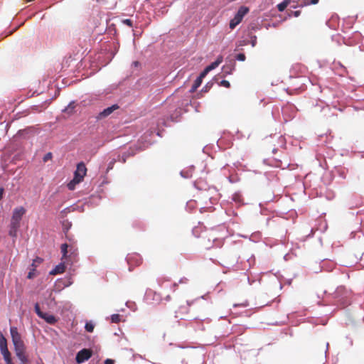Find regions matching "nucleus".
<instances>
[{"mask_svg":"<svg viewBox=\"0 0 364 364\" xmlns=\"http://www.w3.org/2000/svg\"><path fill=\"white\" fill-rule=\"evenodd\" d=\"M249 12V9L246 6H241L237 14L230 21V28L234 29L242 21L243 17Z\"/></svg>","mask_w":364,"mask_h":364,"instance_id":"1","label":"nucleus"},{"mask_svg":"<svg viewBox=\"0 0 364 364\" xmlns=\"http://www.w3.org/2000/svg\"><path fill=\"white\" fill-rule=\"evenodd\" d=\"M10 333L12 338V342L14 346V349L25 346L23 341L21 339V336L20 333L18 332V329L16 327H11Z\"/></svg>","mask_w":364,"mask_h":364,"instance_id":"2","label":"nucleus"},{"mask_svg":"<svg viewBox=\"0 0 364 364\" xmlns=\"http://www.w3.org/2000/svg\"><path fill=\"white\" fill-rule=\"evenodd\" d=\"M92 355V351L90 349L84 348L80 350L76 355V362L77 363H82L89 360Z\"/></svg>","mask_w":364,"mask_h":364,"instance_id":"3","label":"nucleus"},{"mask_svg":"<svg viewBox=\"0 0 364 364\" xmlns=\"http://www.w3.org/2000/svg\"><path fill=\"white\" fill-rule=\"evenodd\" d=\"M87 173V168L83 162H80L77 165L76 170L74 173V178L82 182Z\"/></svg>","mask_w":364,"mask_h":364,"instance_id":"4","label":"nucleus"},{"mask_svg":"<svg viewBox=\"0 0 364 364\" xmlns=\"http://www.w3.org/2000/svg\"><path fill=\"white\" fill-rule=\"evenodd\" d=\"M127 262L129 265V269L132 271V267L134 266H139L142 262V259L138 254H132L128 255L127 258Z\"/></svg>","mask_w":364,"mask_h":364,"instance_id":"5","label":"nucleus"},{"mask_svg":"<svg viewBox=\"0 0 364 364\" xmlns=\"http://www.w3.org/2000/svg\"><path fill=\"white\" fill-rule=\"evenodd\" d=\"M26 210L23 207L16 208L11 216V221L21 223L23 215L25 214Z\"/></svg>","mask_w":364,"mask_h":364,"instance_id":"6","label":"nucleus"},{"mask_svg":"<svg viewBox=\"0 0 364 364\" xmlns=\"http://www.w3.org/2000/svg\"><path fill=\"white\" fill-rule=\"evenodd\" d=\"M117 109H119V106L117 105H113L111 107H109L105 109L103 111L100 112L96 117V119L98 120L102 119L110 115L114 111L117 110Z\"/></svg>","mask_w":364,"mask_h":364,"instance_id":"7","label":"nucleus"},{"mask_svg":"<svg viewBox=\"0 0 364 364\" xmlns=\"http://www.w3.org/2000/svg\"><path fill=\"white\" fill-rule=\"evenodd\" d=\"M15 353L20 360L21 364H28V360L25 353V346L15 348Z\"/></svg>","mask_w":364,"mask_h":364,"instance_id":"8","label":"nucleus"},{"mask_svg":"<svg viewBox=\"0 0 364 364\" xmlns=\"http://www.w3.org/2000/svg\"><path fill=\"white\" fill-rule=\"evenodd\" d=\"M20 228V223L17 222L11 221L9 225V235L13 238L16 239L17 237V232L18 228Z\"/></svg>","mask_w":364,"mask_h":364,"instance_id":"9","label":"nucleus"},{"mask_svg":"<svg viewBox=\"0 0 364 364\" xmlns=\"http://www.w3.org/2000/svg\"><path fill=\"white\" fill-rule=\"evenodd\" d=\"M41 318L49 324H55L57 322V319L53 315L47 313H44Z\"/></svg>","mask_w":364,"mask_h":364,"instance_id":"10","label":"nucleus"},{"mask_svg":"<svg viewBox=\"0 0 364 364\" xmlns=\"http://www.w3.org/2000/svg\"><path fill=\"white\" fill-rule=\"evenodd\" d=\"M65 267L63 264H60L57 265L51 272L50 274H62L65 272Z\"/></svg>","mask_w":364,"mask_h":364,"instance_id":"11","label":"nucleus"},{"mask_svg":"<svg viewBox=\"0 0 364 364\" xmlns=\"http://www.w3.org/2000/svg\"><path fill=\"white\" fill-rule=\"evenodd\" d=\"M223 56H221V55L218 56L215 62L212 63L210 65H209L206 68H208V70L211 71L212 70L216 68L223 62Z\"/></svg>","mask_w":364,"mask_h":364,"instance_id":"12","label":"nucleus"},{"mask_svg":"<svg viewBox=\"0 0 364 364\" xmlns=\"http://www.w3.org/2000/svg\"><path fill=\"white\" fill-rule=\"evenodd\" d=\"M202 80L199 77L196 78L191 87V92H194L200 86Z\"/></svg>","mask_w":364,"mask_h":364,"instance_id":"13","label":"nucleus"},{"mask_svg":"<svg viewBox=\"0 0 364 364\" xmlns=\"http://www.w3.org/2000/svg\"><path fill=\"white\" fill-rule=\"evenodd\" d=\"M80 183V181L78 179L73 178V179L68 183V188L70 191H73L75 188V186Z\"/></svg>","mask_w":364,"mask_h":364,"instance_id":"14","label":"nucleus"},{"mask_svg":"<svg viewBox=\"0 0 364 364\" xmlns=\"http://www.w3.org/2000/svg\"><path fill=\"white\" fill-rule=\"evenodd\" d=\"M290 3V0H284L282 2L277 5V9L279 11H283L286 9Z\"/></svg>","mask_w":364,"mask_h":364,"instance_id":"15","label":"nucleus"},{"mask_svg":"<svg viewBox=\"0 0 364 364\" xmlns=\"http://www.w3.org/2000/svg\"><path fill=\"white\" fill-rule=\"evenodd\" d=\"M121 316L118 314H114L111 316V322L118 323L121 321Z\"/></svg>","mask_w":364,"mask_h":364,"instance_id":"16","label":"nucleus"},{"mask_svg":"<svg viewBox=\"0 0 364 364\" xmlns=\"http://www.w3.org/2000/svg\"><path fill=\"white\" fill-rule=\"evenodd\" d=\"M234 67H235L234 65L223 66V73H225V74H231L232 70H234Z\"/></svg>","mask_w":364,"mask_h":364,"instance_id":"17","label":"nucleus"},{"mask_svg":"<svg viewBox=\"0 0 364 364\" xmlns=\"http://www.w3.org/2000/svg\"><path fill=\"white\" fill-rule=\"evenodd\" d=\"M68 247V245L67 244H65V243L61 245L60 249H61V252L63 254V258H65L67 257Z\"/></svg>","mask_w":364,"mask_h":364,"instance_id":"18","label":"nucleus"},{"mask_svg":"<svg viewBox=\"0 0 364 364\" xmlns=\"http://www.w3.org/2000/svg\"><path fill=\"white\" fill-rule=\"evenodd\" d=\"M7 346V341L2 333H0V348Z\"/></svg>","mask_w":364,"mask_h":364,"instance_id":"19","label":"nucleus"},{"mask_svg":"<svg viewBox=\"0 0 364 364\" xmlns=\"http://www.w3.org/2000/svg\"><path fill=\"white\" fill-rule=\"evenodd\" d=\"M95 326L92 322H87L85 326V330L87 332H92L94 331Z\"/></svg>","mask_w":364,"mask_h":364,"instance_id":"20","label":"nucleus"},{"mask_svg":"<svg viewBox=\"0 0 364 364\" xmlns=\"http://www.w3.org/2000/svg\"><path fill=\"white\" fill-rule=\"evenodd\" d=\"M34 308H35V311H36V314H37L40 318H41V317L43 316V314H44V313H43V311H41V309H40V306H39V304H38V303H36V304H35Z\"/></svg>","mask_w":364,"mask_h":364,"instance_id":"21","label":"nucleus"},{"mask_svg":"<svg viewBox=\"0 0 364 364\" xmlns=\"http://www.w3.org/2000/svg\"><path fill=\"white\" fill-rule=\"evenodd\" d=\"M0 350L4 358L11 355L7 346L1 348Z\"/></svg>","mask_w":364,"mask_h":364,"instance_id":"22","label":"nucleus"},{"mask_svg":"<svg viewBox=\"0 0 364 364\" xmlns=\"http://www.w3.org/2000/svg\"><path fill=\"white\" fill-rule=\"evenodd\" d=\"M236 59L240 61H245L246 59L245 55L244 53H239L236 55Z\"/></svg>","mask_w":364,"mask_h":364,"instance_id":"23","label":"nucleus"},{"mask_svg":"<svg viewBox=\"0 0 364 364\" xmlns=\"http://www.w3.org/2000/svg\"><path fill=\"white\" fill-rule=\"evenodd\" d=\"M53 156H52V153L50 152H48L44 156H43V161L44 162H46L48 161V160H50L52 159Z\"/></svg>","mask_w":364,"mask_h":364,"instance_id":"24","label":"nucleus"},{"mask_svg":"<svg viewBox=\"0 0 364 364\" xmlns=\"http://www.w3.org/2000/svg\"><path fill=\"white\" fill-rule=\"evenodd\" d=\"M210 72L209 70H208L207 68H205L204 69V70L200 74V75L198 76L200 79L203 80V77H205V75Z\"/></svg>","mask_w":364,"mask_h":364,"instance_id":"25","label":"nucleus"},{"mask_svg":"<svg viewBox=\"0 0 364 364\" xmlns=\"http://www.w3.org/2000/svg\"><path fill=\"white\" fill-rule=\"evenodd\" d=\"M220 85L225 87H230V84L228 80H223L220 82Z\"/></svg>","mask_w":364,"mask_h":364,"instance_id":"26","label":"nucleus"},{"mask_svg":"<svg viewBox=\"0 0 364 364\" xmlns=\"http://www.w3.org/2000/svg\"><path fill=\"white\" fill-rule=\"evenodd\" d=\"M4 360H5V362H6V364H14V363L12 362L11 355H8V357H7V356L4 357Z\"/></svg>","mask_w":364,"mask_h":364,"instance_id":"27","label":"nucleus"},{"mask_svg":"<svg viewBox=\"0 0 364 364\" xmlns=\"http://www.w3.org/2000/svg\"><path fill=\"white\" fill-rule=\"evenodd\" d=\"M123 23L127 26H129V27H132V21L131 19H124L123 21Z\"/></svg>","mask_w":364,"mask_h":364,"instance_id":"28","label":"nucleus"},{"mask_svg":"<svg viewBox=\"0 0 364 364\" xmlns=\"http://www.w3.org/2000/svg\"><path fill=\"white\" fill-rule=\"evenodd\" d=\"M114 361L112 359L107 358L105 361V364H114Z\"/></svg>","mask_w":364,"mask_h":364,"instance_id":"29","label":"nucleus"},{"mask_svg":"<svg viewBox=\"0 0 364 364\" xmlns=\"http://www.w3.org/2000/svg\"><path fill=\"white\" fill-rule=\"evenodd\" d=\"M4 193V188L3 187H1L0 188V200L2 199Z\"/></svg>","mask_w":364,"mask_h":364,"instance_id":"30","label":"nucleus"},{"mask_svg":"<svg viewBox=\"0 0 364 364\" xmlns=\"http://www.w3.org/2000/svg\"><path fill=\"white\" fill-rule=\"evenodd\" d=\"M27 277L28 279H32L33 277V273L32 272H30L28 274V276Z\"/></svg>","mask_w":364,"mask_h":364,"instance_id":"31","label":"nucleus"},{"mask_svg":"<svg viewBox=\"0 0 364 364\" xmlns=\"http://www.w3.org/2000/svg\"><path fill=\"white\" fill-rule=\"evenodd\" d=\"M170 287L173 289V291L175 290L176 287H177V284L176 283H171Z\"/></svg>","mask_w":364,"mask_h":364,"instance_id":"32","label":"nucleus"},{"mask_svg":"<svg viewBox=\"0 0 364 364\" xmlns=\"http://www.w3.org/2000/svg\"><path fill=\"white\" fill-rule=\"evenodd\" d=\"M318 2V0H311V4H316Z\"/></svg>","mask_w":364,"mask_h":364,"instance_id":"33","label":"nucleus"},{"mask_svg":"<svg viewBox=\"0 0 364 364\" xmlns=\"http://www.w3.org/2000/svg\"><path fill=\"white\" fill-rule=\"evenodd\" d=\"M299 14H300V11H296L294 12V16H298L299 15Z\"/></svg>","mask_w":364,"mask_h":364,"instance_id":"34","label":"nucleus"},{"mask_svg":"<svg viewBox=\"0 0 364 364\" xmlns=\"http://www.w3.org/2000/svg\"><path fill=\"white\" fill-rule=\"evenodd\" d=\"M133 64L135 65V66H137L139 65V62L138 61H134L133 63Z\"/></svg>","mask_w":364,"mask_h":364,"instance_id":"35","label":"nucleus"},{"mask_svg":"<svg viewBox=\"0 0 364 364\" xmlns=\"http://www.w3.org/2000/svg\"><path fill=\"white\" fill-rule=\"evenodd\" d=\"M159 284H160L161 287H163V283H164V282H162L161 279L159 281Z\"/></svg>","mask_w":364,"mask_h":364,"instance_id":"36","label":"nucleus"}]
</instances>
